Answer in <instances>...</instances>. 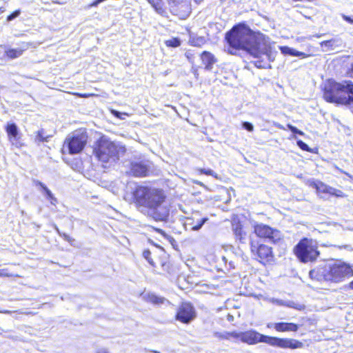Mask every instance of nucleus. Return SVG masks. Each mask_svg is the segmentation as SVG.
Returning <instances> with one entry per match:
<instances>
[{
	"mask_svg": "<svg viewBox=\"0 0 353 353\" xmlns=\"http://www.w3.org/2000/svg\"><path fill=\"white\" fill-rule=\"evenodd\" d=\"M6 132L8 133L10 141L14 145H17V141L18 139V128L14 123H8L6 127Z\"/></svg>",
	"mask_w": 353,
	"mask_h": 353,
	"instance_id": "5701e85b",
	"label": "nucleus"
},
{
	"mask_svg": "<svg viewBox=\"0 0 353 353\" xmlns=\"http://www.w3.org/2000/svg\"><path fill=\"white\" fill-rule=\"evenodd\" d=\"M336 42V40L334 39L327 40V41H322L320 45L322 48L326 47L327 48H333L335 46Z\"/></svg>",
	"mask_w": 353,
	"mask_h": 353,
	"instance_id": "c756f323",
	"label": "nucleus"
},
{
	"mask_svg": "<svg viewBox=\"0 0 353 353\" xmlns=\"http://www.w3.org/2000/svg\"><path fill=\"white\" fill-rule=\"evenodd\" d=\"M196 170L200 173L208 176H212L216 179H218V175L211 169H205V168H197Z\"/></svg>",
	"mask_w": 353,
	"mask_h": 353,
	"instance_id": "cd10ccee",
	"label": "nucleus"
},
{
	"mask_svg": "<svg viewBox=\"0 0 353 353\" xmlns=\"http://www.w3.org/2000/svg\"><path fill=\"white\" fill-rule=\"evenodd\" d=\"M148 1L157 12L161 13L163 12L162 0H148Z\"/></svg>",
	"mask_w": 353,
	"mask_h": 353,
	"instance_id": "a878e982",
	"label": "nucleus"
},
{
	"mask_svg": "<svg viewBox=\"0 0 353 353\" xmlns=\"http://www.w3.org/2000/svg\"><path fill=\"white\" fill-rule=\"evenodd\" d=\"M315 37H321V34H316V35H315Z\"/></svg>",
	"mask_w": 353,
	"mask_h": 353,
	"instance_id": "603ef678",
	"label": "nucleus"
},
{
	"mask_svg": "<svg viewBox=\"0 0 353 353\" xmlns=\"http://www.w3.org/2000/svg\"><path fill=\"white\" fill-rule=\"evenodd\" d=\"M232 231L236 240L241 243H245V232L243 230L242 225L239 221H233L232 223Z\"/></svg>",
	"mask_w": 353,
	"mask_h": 353,
	"instance_id": "a211bd4d",
	"label": "nucleus"
},
{
	"mask_svg": "<svg viewBox=\"0 0 353 353\" xmlns=\"http://www.w3.org/2000/svg\"><path fill=\"white\" fill-rule=\"evenodd\" d=\"M34 183L35 184V185L39 186L43 190V191L46 194L47 198H48V196H50V194H52V192L47 188V186L42 182L36 180L34 181Z\"/></svg>",
	"mask_w": 353,
	"mask_h": 353,
	"instance_id": "c85d7f7f",
	"label": "nucleus"
},
{
	"mask_svg": "<svg viewBox=\"0 0 353 353\" xmlns=\"http://www.w3.org/2000/svg\"><path fill=\"white\" fill-rule=\"evenodd\" d=\"M137 208L143 214L155 221H165L170 214V208L165 203V195L163 190L152 187L139 185L133 192Z\"/></svg>",
	"mask_w": 353,
	"mask_h": 353,
	"instance_id": "f03ea898",
	"label": "nucleus"
},
{
	"mask_svg": "<svg viewBox=\"0 0 353 353\" xmlns=\"http://www.w3.org/2000/svg\"><path fill=\"white\" fill-rule=\"evenodd\" d=\"M130 171L135 176H145L149 172V167L144 161L132 162Z\"/></svg>",
	"mask_w": 353,
	"mask_h": 353,
	"instance_id": "2eb2a0df",
	"label": "nucleus"
},
{
	"mask_svg": "<svg viewBox=\"0 0 353 353\" xmlns=\"http://www.w3.org/2000/svg\"><path fill=\"white\" fill-rule=\"evenodd\" d=\"M343 88H342L343 93L342 97L345 98L341 105H353V83L350 81H345L341 83Z\"/></svg>",
	"mask_w": 353,
	"mask_h": 353,
	"instance_id": "ddd939ff",
	"label": "nucleus"
},
{
	"mask_svg": "<svg viewBox=\"0 0 353 353\" xmlns=\"http://www.w3.org/2000/svg\"><path fill=\"white\" fill-rule=\"evenodd\" d=\"M242 127H243L245 130H248V131H249V132H252V131H253V130H254V126H253V125H252L251 123L248 122V121H244V122H243V123H242Z\"/></svg>",
	"mask_w": 353,
	"mask_h": 353,
	"instance_id": "58836bf2",
	"label": "nucleus"
},
{
	"mask_svg": "<svg viewBox=\"0 0 353 353\" xmlns=\"http://www.w3.org/2000/svg\"><path fill=\"white\" fill-rule=\"evenodd\" d=\"M351 70H352V73L353 74V64L352 65V69Z\"/></svg>",
	"mask_w": 353,
	"mask_h": 353,
	"instance_id": "5fc2aeb1",
	"label": "nucleus"
},
{
	"mask_svg": "<svg viewBox=\"0 0 353 353\" xmlns=\"http://www.w3.org/2000/svg\"><path fill=\"white\" fill-rule=\"evenodd\" d=\"M281 49L282 53L285 54H290V55L294 56V57H306L305 53L297 51L293 48H289L287 46L282 47Z\"/></svg>",
	"mask_w": 353,
	"mask_h": 353,
	"instance_id": "393cba45",
	"label": "nucleus"
},
{
	"mask_svg": "<svg viewBox=\"0 0 353 353\" xmlns=\"http://www.w3.org/2000/svg\"><path fill=\"white\" fill-rule=\"evenodd\" d=\"M297 145L302 150H304V151H307V152H310L311 150L310 148H309V146L305 143H304L303 141H302L301 140H298L297 142Z\"/></svg>",
	"mask_w": 353,
	"mask_h": 353,
	"instance_id": "f704fd0d",
	"label": "nucleus"
},
{
	"mask_svg": "<svg viewBox=\"0 0 353 353\" xmlns=\"http://www.w3.org/2000/svg\"><path fill=\"white\" fill-rule=\"evenodd\" d=\"M143 256L148 261V262L153 267L155 266L154 262L151 258V252L149 250H145L143 252Z\"/></svg>",
	"mask_w": 353,
	"mask_h": 353,
	"instance_id": "2f4dec72",
	"label": "nucleus"
},
{
	"mask_svg": "<svg viewBox=\"0 0 353 353\" xmlns=\"http://www.w3.org/2000/svg\"><path fill=\"white\" fill-rule=\"evenodd\" d=\"M201 59L203 64L205 65V69L206 70H211L213 65L216 61L214 56L208 51H204L201 53Z\"/></svg>",
	"mask_w": 353,
	"mask_h": 353,
	"instance_id": "aec40b11",
	"label": "nucleus"
},
{
	"mask_svg": "<svg viewBox=\"0 0 353 353\" xmlns=\"http://www.w3.org/2000/svg\"><path fill=\"white\" fill-rule=\"evenodd\" d=\"M3 312L5 313V314H10L11 313V312L9 311V310H6V311H4Z\"/></svg>",
	"mask_w": 353,
	"mask_h": 353,
	"instance_id": "3c124183",
	"label": "nucleus"
},
{
	"mask_svg": "<svg viewBox=\"0 0 353 353\" xmlns=\"http://www.w3.org/2000/svg\"><path fill=\"white\" fill-rule=\"evenodd\" d=\"M54 228L55 231H56L59 234V233H61V232H60V230H59V228H58L56 225H54Z\"/></svg>",
	"mask_w": 353,
	"mask_h": 353,
	"instance_id": "de8ad7c7",
	"label": "nucleus"
},
{
	"mask_svg": "<svg viewBox=\"0 0 353 353\" xmlns=\"http://www.w3.org/2000/svg\"><path fill=\"white\" fill-rule=\"evenodd\" d=\"M205 38L202 37H197V38H193L191 40L192 44L194 46H201L202 45H203L205 43Z\"/></svg>",
	"mask_w": 353,
	"mask_h": 353,
	"instance_id": "7c9ffc66",
	"label": "nucleus"
},
{
	"mask_svg": "<svg viewBox=\"0 0 353 353\" xmlns=\"http://www.w3.org/2000/svg\"><path fill=\"white\" fill-rule=\"evenodd\" d=\"M196 317L194 307L190 303H183L176 314V319L183 323H190Z\"/></svg>",
	"mask_w": 353,
	"mask_h": 353,
	"instance_id": "f8f14e48",
	"label": "nucleus"
},
{
	"mask_svg": "<svg viewBox=\"0 0 353 353\" xmlns=\"http://www.w3.org/2000/svg\"><path fill=\"white\" fill-rule=\"evenodd\" d=\"M326 266L328 281L339 283L344 281L346 278L353 276L352 267L345 263L335 262Z\"/></svg>",
	"mask_w": 353,
	"mask_h": 353,
	"instance_id": "0eeeda50",
	"label": "nucleus"
},
{
	"mask_svg": "<svg viewBox=\"0 0 353 353\" xmlns=\"http://www.w3.org/2000/svg\"><path fill=\"white\" fill-rule=\"evenodd\" d=\"M59 236H61L65 241H67L68 237L70 236L68 234L64 232L59 233Z\"/></svg>",
	"mask_w": 353,
	"mask_h": 353,
	"instance_id": "c03bdc74",
	"label": "nucleus"
},
{
	"mask_svg": "<svg viewBox=\"0 0 353 353\" xmlns=\"http://www.w3.org/2000/svg\"><path fill=\"white\" fill-rule=\"evenodd\" d=\"M66 241L68 242L71 245H74L75 239L72 238L71 236H69Z\"/></svg>",
	"mask_w": 353,
	"mask_h": 353,
	"instance_id": "a18cd8bd",
	"label": "nucleus"
},
{
	"mask_svg": "<svg viewBox=\"0 0 353 353\" xmlns=\"http://www.w3.org/2000/svg\"><path fill=\"white\" fill-rule=\"evenodd\" d=\"M296 257L303 263L313 262L319 257L317 242L308 238L302 239L294 248Z\"/></svg>",
	"mask_w": 353,
	"mask_h": 353,
	"instance_id": "39448f33",
	"label": "nucleus"
},
{
	"mask_svg": "<svg viewBox=\"0 0 353 353\" xmlns=\"http://www.w3.org/2000/svg\"><path fill=\"white\" fill-rule=\"evenodd\" d=\"M250 245L252 253L259 258L260 262H270L273 261L274 255L272 248L260 243L252 236L250 237Z\"/></svg>",
	"mask_w": 353,
	"mask_h": 353,
	"instance_id": "1a4fd4ad",
	"label": "nucleus"
},
{
	"mask_svg": "<svg viewBox=\"0 0 353 353\" xmlns=\"http://www.w3.org/2000/svg\"><path fill=\"white\" fill-rule=\"evenodd\" d=\"M343 86L341 83H338L334 80H328L323 89V98L329 103H340L345 101V98L342 97Z\"/></svg>",
	"mask_w": 353,
	"mask_h": 353,
	"instance_id": "6e6552de",
	"label": "nucleus"
},
{
	"mask_svg": "<svg viewBox=\"0 0 353 353\" xmlns=\"http://www.w3.org/2000/svg\"><path fill=\"white\" fill-rule=\"evenodd\" d=\"M231 338L234 339H239L241 341V332H229V339Z\"/></svg>",
	"mask_w": 353,
	"mask_h": 353,
	"instance_id": "4c0bfd02",
	"label": "nucleus"
},
{
	"mask_svg": "<svg viewBox=\"0 0 353 353\" xmlns=\"http://www.w3.org/2000/svg\"><path fill=\"white\" fill-rule=\"evenodd\" d=\"M170 3L173 4L172 7H176V8H173V10L176 12L182 9L184 11V14H182L183 17L189 14L190 8L188 1L183 0H170Z\"/></svg>",
	"mask_w": 353,
	"mask_h": 353,
	"instance_id": "412c9836",
	"label": "nucleus"
},
{
	"mask_svg": "<svg viewBox=\"0 0 353 353\" xmlns=\"http://www.w3.org/2000/svg\"><path fill=\"white\" fill-rule=\"evenodd\" d=\"M327 266H325L324 268H317L310 270L309 275L312 279L316 280L318 281H328V279L327 278Z\"/></svg>",
	"mask_w": 353,
	"mask_h": 353,
	"instance_id": "6ab92c4d",
	"label": "nucleus"
},
{
	"mask_svg": "<svg viewBox=\"0 0 353 353\" xmlns=\"http://www.w3.org/2000/svg\"><path fill=\"white\" fill-rule=\"evenodd\" d=\"M144 300L154 305H170V301L164 297L156 295L154 293H145L143 294Z\"/></svg>",
	"mask_w": 353,
	"mask_h": 353,
	"instance_id": "f3484780",
	"label": "nucleus"
},
{
	"mask_svg": "<svg viewBox=\"0 0 353 353\" xmlns=\"http://www.w3.org/2000/svg\"><path fill=\"white\" fill-rule=\"evenodd\" d=\"M342 18L347 22L353 24V16H347L344 14H341Z\"/></svg>",
	"mask_w": 353,
	"mask_h": 353,
	"instance_id": "a19ab883",
	"label": "nucleus"
},
{
	"mask_svg": "<svg viewBox=\"0 0 353 353\" xmlns=\"http://www.w3.org/2000/svg\"><path fill=\"white\" fill-rule=\"evenodd\" d=\"M166 44L168 46L178 47L180 46L181 41L178 39H173L167 41Z\"/></svg>",
	"mask_w": 353,
	"mask_h": 353,
	"instance_id": "72a5a7b5",
	"label": "nucleus"
},
{
	"mask_svg": "<svg viewBox=\"0 0 353 353\" xmlns=\"http://www.w3.org/2000/svg\"><path fill=\"white\" fill-rule=\"evenodd\" d=\"M254 232L256 236L265 239L272 243H276L282 239V234L279 230L263 223L255 225Z\"/></svg>",
	"mask_w": 353,
	"mask_h": 353,
	"instance_id": "9d476101",
	"label": "nucleus"
},
{
	"mask_svg": "<svg viewBox=\"0 0 353 353\" xmlns=\"http://www.w3.org/2000/svg\"><path fill=\"white\" fill-rule=\"evenodd\" d=\"M20 13H21V11L19 10H15L12 14H10V15L8 16L7 21H10L13 20L14 19L19 17Z\"/></svg>",
	"mask_w": 353,
	"mask_h": 353,
	"instance_id": "ea45409f",
	"label": "nucleus"
},
{
	"mask_svg": "<svg viewBox=\"0 0 353 353\" xmlns=\"http://www.w3.org/2000/svg\"><path fill=\"white\" fill-rule=\"evenodd\" d=\"M48 199L50 201V203L52 205H56V203L57 202V199L56 197H54L53 194H50V196H48Z\"/></svg>",
	"mask_w": 353,
	"mask_h": 353,
	"instance_id": "37998d69",
	"label": "nucleus"
},
{
	"mask_svg": "<svg viewBox=\"0 0 353 353\" xmlns=\"http://www.w3.org/2000/svg\"><path fill=\"white\" fill-rule=\"evenodd\" d=\"M225 39L230 54H235L238 50H245L256 59L252 62L256 68H271L270 63L274 61L276 52L268 37L256 34L244 24H239L227 32Z\"/></svg>",
	"mask_w": 353,
	"mask_h": 353,
	"instance_id": "f257e3e1",
	"label": "nucleus"
},
{
	"mask_svg": "<svg viewBox=\"0 0 353 353\" xmlns=\"http://www.w3.org/2000/svg\"><path fill=\"white\" fill-rule=\"evenodd\" d=\"M23 51L20 49H10L6 52L7 56L10 58L14 59L20 57Z\"/></svg>",
	"mask_w": 353,
	"mask_h": 353,
	"instance_id": "bb28decb",
	"label": "nucleus"
},
{
	"mask_svg": "<svg viewBox=\"0 0 353 353\" xmlns=\"http://www.w3.org/2000/svg\"><path fill=\"white\" fill-rule=\"evenodd\" d=\"M52 135L47 134L44 129L41 128L34 133V142L40 145L41 143L48 142Z\"/></svg>",
	"mask_w": 353,
	"mask_h": 353,
	"instance_id": "b1692460",
	"label": "nucleus"
},
{
	"mask_svg": "<svg viewBox=\"0 0 353 353\" xmlns=\"http://www.w3.org/2000/svg\"><path fill=\"white\" fill-rule=\"evenodd\" d=\"M48 199L50 201V203L52 205H56V203L57 202V199L56 197H54L53 194H50V196H48Z\"/></svg>",
	"mask_w": 353,
	"mask_h": 353,
	"instance_id": "79ce46f5",
	"label": "nucleus"
},
{
	"mask_svg": "<svg viewBox=\"0 0 353 353\" xmlns=\"http://www.w3.org/2000/svg\"><path fill=\"white\" fill-rule=\"evenodd\" d=\"M208 220L207 216H203L199 212H194L190 216L185 218L183 227L186 231L197 232Z\"/></svg>",
	"mask_w": 353,
	"mask_h": 353,
	"instance_id": "9b49d317",
	"label": "nucleus"
},
{
	"mask_svg": "<svg viewBox=\"0 0 353 353\" xmlns=\"http://www.w3.org/2000/svg\"><path fill=\"white\" fill-rule=\"evenodd\" d=\"M87 141L88 135L84 130H76L67 136L62 150H68L70 154H79L85 148Z\"/></svg>",
	"mask_w": 353,
	"mask_h": 353,
	"instance_id": "423d86ee",
	"label": "nucleus"
},
{
	"mask_svg": "<svg viewBox=\"0 0 353 353\" xmlns=\"http://www.w3.org/2000/svg\"><path fill=\"white\" fill-rule=\"evenodd\" d=\"M214 336L220 339L229 340V332H216L214 333Z\"/></svg>",
	"mask_w": 353,
	"mask_h": 353,
	"instance_id": "473e14b6",
	"label": "nucleus"
},
{
	"mask_svg": "<svg viewBox=\"0 0 353 353\" xmlns=\"http://www.w3.org/2000/svg\"><path fill=\"white\" fill-rule=\"evenodd\" d=\"M125 151L124 147L117 145L105 137H102L94 148V153L97 159L103 163H115L119 155Z\"/></svg>",
	"mask_w": 353,
	"mask_h": 353,
	"instance_id": "20e7f679",
	"label": "nucleus"
},
{
	"mask_svg": "<svg viewBox=\"0 0 353 353\" xmlns=\"http://www.w3.org/2000/svg\"><path fill=\"white\" fill-rule=\"evenodd\" d=\"M241 341L250 345L265 343L271 346L281 348L298 349L303 347V343L296 339L269 336L252 330L241 332Z\"/></svg>",
	"mask_w": 353,
	"mask_h": 353,
	"instance_id": "7ed1b4c3",
	"label": "nucleus"
},
{
	"mask_svg": "<svg viewBox=\"0 0 353 353\" xmlns=\"http://www.w3.org/2000/svg\"><path fill=\"white\" fill-rule=\"evenodd\" d=\"M298 328V325L293 323L279 322L274 325V329L278 332H296Z\"/></svg>",
	"mask_w": 353,
	"mask_h": 353,
	"instance_id": "4be33fe9",
	"label": "nucleus"
},
{
	"mask_svg": "<svg viewBox=\"0 0 353 353\" xmlns=\"http://www.w3.org/2000/svg\"><path fill=\"white\" fill-rule=\"evenodd\" d=\"M112 113L114 117L121 119H125V117L128 115L125 112H121L114 110H112Z\"/></svg>",
	"mask_w": 353,
	"mask_h": 353,
	"instance_id": "c9c22d12",
	"label": "nucleus"
},
{
	"mask_svg": "<svg viewBox=\"0 0 353 353\" xmlns=\"http://www.w3.org/2000/svg\"><path fill=\"white\" fill-rule=\"evenodd\" d=\"M274 325H275V323H270L267 325V327L268 328H272V327H274Z\"/></svg>",
	"mask_w": 353,
	"mask_h": 353,
	"instance_id": "49530a36",
	"label": "nucleus"
},
{
	"mask_svg": "<svg viewBox=\"0 0 353 353\" xmlns=\"http://www.w3.org/2000/svg\"><path fill=\"white\" fill-rule=\"evenodd\" d=\"M287 127L294 134H299V135H303L304 134V133L302 131H301L300 130L297 129L295 126H294V125H292L291 124H288Z\"/></svg>",
	"mask_w": 353,
	"mask_h": 353,
	"instance_id": "e433bc0d",
	"label": "nucleus"
},
{
	"mask_svg": "<svg viewBox=\"0 0 353 353\" xmlns=\"http://www.w3.org/2000/svg\"><path fill=\"white\" fill-rule=\"evenodd\" d=\"M270 301L273 304L280 306H286L299 311H302L305 308V305L304 304L294 302L293 301H283L281 299L272 298L270 300Z\"/></svg>",
	"mask_w": 353,
	"mask_h": 353,
	"instance_id": "dca6fc26",
	"label": "nucleus"
},
{
	"mask_svg": "<svg viewBox=\"0 0 353 353\" xmlns=\"http://www.w3.org/2000/svg\"><path fill=\"white\" fill-rule=\"evenodd\" d=\"M152 352H154V353H160L159 351H156V350L152 351Z\"/></svg>",
	"mask_w": 353,
	"mask_h": 353,
	"instance_id": "864d4df0",
	"label": "nucleus"
},
{
	"mask_svg": "<svg viewBox=\"0 0 353 353\" xmlns=\"http://www.w3.org/2000/svg\"><path fill=\"white\" fill-rule=\"evenodd\" d=\"M314 187L319 195H321V194H329L330 195H334L338 197H342L343 196L342 191L328 186L322 182L315 183Z\"/></svg>",
	"mask_w": 353,
	"mask_h": 353,
	"instance_id": "4468645a",
	"label": "nucleus"
},
{
	"mask_svg": "<svg viewBox=\"0 0 353 353\" xmlns=\"http://www.w3.org/2000/svg\"><path fill=\"white\" fill-rule=\"evenodd\" d=\"M5 11H6L5 8H3V7L0 8V14L3 13Z\"/></svg>",
	"mask_w": 353,
	"mask_h": 353,
	"instance_id": "09e8293b",
	"label": "nucleus"
},
{
	"mask_svg": "<svg viewBox=\"0 0 353 353\" xmlns=\"http://www.w3.org/2000/svg\"><path fill=\"white\" fill-rule=\"evenodd\" d=\"M349 287L350 288L352 289L353 290V281L352 282L350 283L349 284Z\"/></svg>",
	"mask_w": 353,
	"mask_h": 353,
	"instance_id": "8fccbe9b",
	"label": "nucleus"
}]
</instances>
